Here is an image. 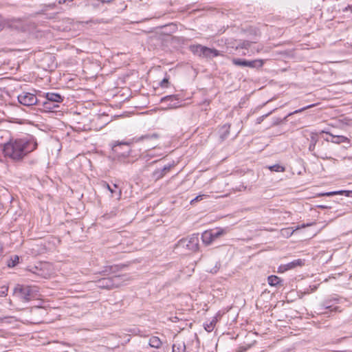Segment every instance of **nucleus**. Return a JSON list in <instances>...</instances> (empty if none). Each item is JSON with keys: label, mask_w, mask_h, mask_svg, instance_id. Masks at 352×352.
<instances>
[{"label": "nucleus", "mask_w": 352, "mask_h": 352, "mask_svg": "<svg viewBox=\"0 0 352 352\" xmlns=\"http://www.w3.org/2000/svg\"><path fill=\"white\" fill-rule=\"evenodd\" d=\"M36 148L37 143L34 140H25L19 139L10 140L4 144L2 151L6 157L15 162H19Z\"/></svg>", "instance_id": "f257e3e1"}, {"label": "nucleus", "mask_w": 352, "mask_h": 352, "mask_svg": "<svg viewBox=\"0 0 352 352\" xmlns=\"http://www.w3.org/2000/svg\"><path fill=\"white\" fill-rule=\"evenodd\" d=\"M131 278L127 275H118L111 278H102L98 281V287L102 289H112L121 286L129 281Z\"/></svg>", "instance_id": "f03ea898"}, {"label": "nucleus", "mask_w": 352, "mask_h": 352, "mask_svg": "<svg viewBox=\"0 0 352 352\" xmlns=\"http://www.w3.org/2000/svg\"><path fill=\"white\" fill-rule=\"evenodd\" d=\"M191 51L200 57L212 58L220 56L219 52L213 48H209L201 45H194L190 47Z\"/></svg>", "instance_id": "7ed1b4c3"}, {"label": "nucleus", "mask_w": 352, "mask_h": 352, "mask_svg": "<svg viewBox=\"0 0 352 352\" xmlns=\"http://www.w3.org/2000/svg\"><path fill=\"white\" fill-rule=\"evenodd\" d=\"M177 247L186 249L188 253L197 251L199 249L198 236L193 234L186 239H181L177 243Z\"/></svg>", "instance_id": "20e7f679"}, {"label": "nucleus", "mask_w": 352, "mask_h": 352, "mask_svg": "<svg viewBox=\"0 0 352 352\" xmlns=\"http://www.w3.org/2000/svg\"><path fill=\"white\" fill-rule=\"evenodd\" d=\"M226 231L225 229L217 228L216 231L206 230L201 235L202 241L204 244L208 245L215 239L225 234Z\"/></svg>", "instance_id": "39448f33"}, {"label": "nucleus", "mask_w": 352, "mask_h": 352, "mask_svg": "<svg viewBox=\"0 0 352 352\" xmlns=\"http://www.w3.org/2000/svg\"><path fill=\"white\" fill-rule=\"evenodd\" d=\"M232 63L234 65L238 66L248 67L251 68H261L264 65L265 60L263 59L246 60L240 58H233Z\"/></svg>", "instance_id": "423d86ee"}, {"label": "nucleus", "mask_w": 352, "mask_h": 352, "mask_svg": "<svg viewBox=\"0 0 352 352\" xmlns=\"http://www.w3.org/2000/svg\"><path fill=\"white\" fill-rule=\"evenodd\" d=\"M14 292L25 302H28L31 299L32 289L29 286L18 285L14 288Z\"/></svg>", "instance_id": "0eeeda50"}, {"label": "nucleus", "mask_w": 352, "mask_h": 352, "mask_svg": "<svg viewBox=\"0 0 352 352\" xmlns=\"http://www.w3.org/2000/svg\"><path fill=\"white\" fill-rule=\"evenodd\" d=\"M19 102L25 106H31L37 102L36 97L30 93L23 92L18 96Z\"/></svg>", "instance_id": "6e6552de"}, {"label": "nucleus", "mask_w": 352, "mask_h": 352, "mask_svg": "<svg viewBox=\"0 0 352 352\" xmlns=\"http://www.w3.org/2000/svg\"><path fill=\"white\" fill-rule=\"evenodd\" d=\"M303 264L300 259L294 260L287 264L281 265L278 268V272L283 273L289 270H292L297 266H301Z\"/></svg>", "instance_id": "1a4fd4ad"}, {"label": "nucleus", "mask_w": 352, "mask_h": 352, "mask_svg": "<svg viewBox=\"0 0 352 352\" xmlns=\"http://www.w3.org/2000/svg\"><path fill=\"white\" fill-rule=\"evenodd\" d=\"M42 270L39 275L45 278H49L52 276L54 274V271L52 268V266L49 263H44L42 265Z\"/></svg>", "instance_id": "9d476101"}, {"label": "nucleus", "mask_w": 352, "mask_h": 352, "mask_svg": "<svg viewBox=\"0 0 352 352\" xmlns=\"http://www.w3.org/2000/svg\"><path fill=\"white\" fill-rule=\"evenodd\" d=\"M170 101V104H168V108L173 109L179 106V101L175 96H167L161 99V102Z\"/></svg>", "instance_id": "9b49d317"}, {"label": "nucleus", "mask_w": 352, "mask_h": 352, "mask_svg": "<svg viewBox=\"0 0 352 352\" xmlns=\"http://www.w3.org/2000/svg\"><path fill=\"white\" fill-rule=\"evenodd\" d=\"M172 352H186L185 343L181 340H176L173 345Z\"/></svg>", "instance_id": "f8f14e48"}, {"label": "nucleus", "mask_w": 352, "mask_h": 352, "mask_svg": "<svg viewBox=\"0 0 352 352\" xmlns=\"http://www.w3.org/2000/svg\"><path fill=\"white\" fill-rule=\"evenodd\" d=\"M46 98L48 102H60L63 99L62 97L58 94L54 93H47L46 94Z\"/></svg>", "instance_id": "ddd939ff"}, {"label": "nucleus", "mask_w": 352, "mask_h": 352, "mask_svg": "<svg viewBox=\"0 0 352 352\" xmlns=\"http://www.w3.org/2000/svg\"><path fill=\"white\" fill-rule=\"evenodd\" d=\"M149 346L153 348L159 349L161 347L162 342L157 336H153L149 339Z\"/></svg>", "instance_id": "4468645a"}, {"label": "nucleus", "mask_w": 352, "mask_h": 352, "mask_svg": "<svg viewBox=\"0 0 352 352\" xmlns=\"http://www.w3.org/2000/svg\"><path fill=\"white\" fill-rule=\"evenodd\" d=\"M267 282L270 286H278V285H280L282 280L279 277L272 275L268 276Z\"/></svg>", "instance_id": "2eb2a0df"}, {"label": "nucleus", "mask_w": 352, "mask_h": 352, "mask_svg": "<svg viewBox=\"0 0 352 352\" xmlns=\"http://www.w3.org/2000/svg\"><path fill=\"white\" fill-rule=\"evenodd\" d=\"M295 229L292 228H286L280 230V233L281 236L284 238H289L294 233Z\"/></svg>", "instance_id": "dca6fc26"}, {"label": "nucleus", "mask_w": 352, "mask_h": 352, "mask_svg": "<svg viewBox=\"0 0 352 352\" xmlns=\"http://www.w3.org/2000/svg\"><path fill=\"white\" fill-rule=\"evenodd\" d=\"M344 194L346 196H350L351 194H352V190H339V191H334V192H329L322 194V196H331L334 195H343Z\"/></svg>", "instance_id": "f3484780"}, {"label": "nucleus", "mask_w": 352, "mask_h": 352, "mask_svg": "<svg viewBox=\"0 0 352 352\" xmlns=\"http://www.w3.org/2000/svg\"><path fill=\"white\" fill-rule=\"evenodd\" d=\"M159 138V135L157 134V133H153L152 135H142L138 138H137L135 142H140V141H143L144 140H157Z\"/></svg>", "instance_id": "a211bd4d"}, {"label": "nucleus", "mask_w": 352, "mask_h": 352, "mask_svg": "<svg viewBox=\"0 0 352 352\" xmlns=\"http://www.w3.org/2000/svg\"><path fill=\"white\" fill-rule=\"evenodd\" d=\"M348 140V139L342 135H337V136H333V139L331 140L332 142L340 144L342 142H346Z\"/></svg>", "instance_id": "6ab92c4d"}, {"label": "nucleus", "mask_w": 352, "mask_h": 352, "mask_svg": "<svg viewBox=\"0 0 352 352\" xmlns=\"http://www.w3.org/2000/svg\"><path fill=\"white\" fill-rule=\"evenodd\" d=\"M268 168L271 171H275V172H284L285 170V167H283L279 164H274L273 166H270L268 167Z\"/></svg>", "instance_id": "aec40b11"}, {"label": "nucleus", "mask_w": 352, "mask_h": 352, "mask_svg": "<svg viewBox=\"0 0 352 352\" xmlns=\"http://www.w3.org/2000/svg\"><path fill=\"white\" fill-rule=\"evenodd\" d=\"M164 176V173L161 169L155 170L153 172V177L155 179H160Z\"/></svg>", "instance_id": "412c9836"}, {"label": "nucleus", "mask_w": 352, "mask_h": 352, "mask_svg": "<svg viewBox=\"0 0 352 352\" xmlns=\"http://www.w3.org/2000/svg\"><path fill=\"white\" fill-rule=\"evenodd\" d=\"M19 256H14L13 258H11V259L8 261V266L14 267L19 263Z\"/></svg>", "instance_id": "4be33fe9"}, {"label": "nucleus", "mask_w": 352, "mask_h": 352, "mask_svg": "<svg viewBox=\"0 0 352 352\" xmlns=\"http://www.w3.org/2000/svg\"><path fill=\"white\" fill-rule=\"evenodd\" d=\"M55 107V105H52L51 102L46 101L43 102V109L46 111H52Z\"/></svg>", "instance_id": "5701e85b"}, {"label": "nucleus", "mask_w": 352, "mask_h": 352, "mask_svg": "<svg viewBox=\"0 0 352 352\" xmlns=\"http://www.w3.org/2000/svg\"><path fill=\"white\" fill-rule=\"evenodd\" d=\"M208 197H209V195H199L197 196L195 199L191 200L190 204H193L195 202L201 201L204 198H207Z\"/></svg>", "instance_id": "b1692460"}, {"label": "nucleus", "mask_w": 352, "mask_h": 352, "mask_svg": "<svg viewBox=\"0 0 352 352\" xmlns=\"http://www.w3.org/2000/svg\"><path fill=\"white\" fill-rule=\"evenodd\" d=\"M316 104H310V105H308V106H306L302 109H298V110H296L294 111L293 113H290V115L292 114H295V113H300V112H302L306 109H308L309 108H311V107H315Z\"/></svg>", "instance_id": "393cba45"}, {"label": "nucleus", "mask_w": 352, "mask_h": 352, "mask_svg": "<svg viewBox=\"0 0 352 352\" xmlns=\"http://www.w3.org/2000/svg\"><path fill=\"white\" fill-rule=\"evenodd\" d=\"M316 223L315 222H311V223H303L302 224L301 226H297L296 228H295V231H297L300 229H302V228H307V227H309V226H312L314 225H315Z\"/></svg>", "instance_id": "a878e982"}, {"label": "nucleus", "mask_w": 352, "mask_h": 352, "mask_svg": "<svg viewBox=\"0 0 352 352\" xmlns=\"http://www.w3.org/2000/svg\"><path fill=\"white\" fill-rule=\"evenodd\" d=\"M174 166L173 164H168V165H166L163 168H162V171L163 173H164V175L168 172L170 171V170Z\"/></svg>", "instance_id": "bb28decb"}, {"label": "nucleus", "mask_w": 352, "mask_h": 352, "mask_svg": "<svg viewBox=\"0 0 352 352\" xmlns=\"http://www.w3.org/2000/svg\"><path fill=\"white\" fill-rule=\"evenodd\" d=\"M252 43L250 41H244L241 45H240V47L244 48V49H249L251 47Z\"/></svg>", "instance_id": "cd10ccee"}, {"label": "nucleus", "mask_w": 352, "mask_h": 352, "mask_svg": "<svg viewBox=\"0 0 352 352\" xmlns=\"http://www.w3.org/2000/svg\"><path fill=\"white\" fill-rule=\"evenodd\" d=\"M214 328V327L210 323H206L204 324V329L208 332H211Z\"/></svg>", "instance_id": "c85d7f7f"}, {"label": "nucleus", "mask_w": 352, "mask_h": 352, "mask_svg": "<svg viewBox=\"0 0 352 352\" xmlns=\"http://www.w3.org/2000/svg\"><path fill=\"white\" fill-rule=\"evenodd\" d=\"M168 79L165 78H164L161 82H160V86L162 87H168Z\"/></svg>", "instance_id": "c756f323"}, {"label": "nucleus", "mask_w": 352, "mask_h": 352, "mask_svg": "<svg viewBox=\"0 0 352 352\" xmlns=\"http://www.w3.org/2000/svg\"><path fill=\"white\" fill-rule=\"evenodd\" d=\"M217 321H218V319H217V316H215V317H214V318L212 319V320H211L209 323H210L211 324H212V326L214 327H215V325H216V324H217Z\"/></svg>", "instance_id": "7c9ffc66"}, {"label": "nucleus", "mask_w": 352, "mask_h": 352, "mask_svg": "<svg viewBox=\"0 0 352 352\" xmlns=\"http://www.w3.org/2000/svg\"><path fill=\"white\" fill-rule=\"evenodd\" d=\"M104 186L111 192V194L114 192V190L110 187L107 183H104Z\"/></svg>", "instance_id": "2f4dec72"}, {"label": "nucleus", "mask_w": 352, "mask_h": 352, "mask_svg": "<svg viewBox=\"0 0 352 352\" xmlns=\"http://www.w3.org/2000/svg\"><path fill=\"white\" fill-rule=\"evenodd\" d=\"M264 119V116H261V117H259L258 118H257V123L258 124H260Z\"/></svg>", "instance_id": "473e14b6"}, {"label": "nucleus", "mask_w": 352, "mask_h": 352, "mask_svg": "<svg viewBox=\"0 0 352 352\" xmlns=\"http://www.w3.org/2000/svg\"><path fill=\"white\" fill-rule=\"evenodd\" d=\"M111 269H112V267H107L104 270V272H105V273H110L111 272L110 271L111 270Z\"/></svg>", "instance_id": "72a5a7b5"}, {"label": "nucleus", "mask_w": 352, "mask_h": 352, "mask_svg": "<svg viewBox=\"0 0 352 352\" xmlns=\"http://www.w3.org/2000/svg\"><path fill=\"white\" fill-rule=\"evenodd\" d=\"M225 128H226V135H228L229 133V129H230V126H224Z\"/></svg>", "instance_id": "f704fd0d"}, {"label": "nucleus", "mask_w": 352, "mask_h": 352, "mask_svg": "<svg viewBox=\"0 0 352 352\" xmlns=\"http://www.w3.org/2000/svg\"><path fill=\"white\" fill-rule=\"evenodd\" d=\"M121 195H122V191H121V190H119V192H118V197H121Z\"/></svg>", "instance_id": "c9c22d12"}, {"label": "nucleus", "mask_w": 352, "mask_h": 352, "mask_svg": "<svg viewBox=\"0 0 352 352\" xmlns=\"http://www.w3.org/2000/svg\"><path fill=\"white\" fill-rule=\"evenodd\" d=\"M259 50H259L258 48V49H256V52H259Z\"/></svg>", "instance_id": "e433bc0d"}]
</instances>
